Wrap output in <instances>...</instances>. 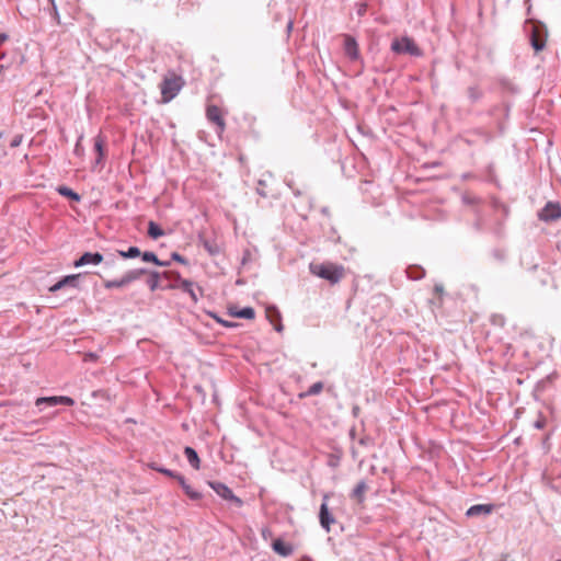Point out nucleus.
I'll return each mask as SVG.
<instances>
[{"label": "nucleus", "instance_id": "f257e3e1", "mask_svg": "<svg viewBox=\"0 0 561 561\" xmlns=\"http://www.w3.org/2000/svg\"><path fill=\"white\" fill-rule=\"evenodd\" d=\"M309 271L312 275L328 280L334 285L345 276V267L333 262L310 263Z\"/></svg>", "mask_w": 561, "mask_h": 561}, {"label": "nucleus", "instance_id": "f03ea898", "mask_svg": "<svg viewBox=\"0 0 561 561\" xmlns=\"http://www.w3.org/2000/svg\"><path fill=\"white\" fill-rule=\"evenodd\" d=\"M183 85L184 80L181 76H178L174 72L168 73L160 84L162 103H168L174 99Z\"/></svg>", "mask_w": 561, "mask_h": 561}, {"label": "nucleus", "instance_id": "7ed1b4c3", "mask_svg": "<svg viewBox=\"0 0 561 561\" xmlns=\"http://www.w3.org/2000/svg\"><path fill=\"white\" fill-rule=\"evenodd\" d=\"M391 49L397 54H409L412 56H421L422 50L415 42L408 36L396 38L391 44Z\"/></svg>", "mask_w": 561, "mask_h": 561}, {"label": "nucleus", "instance_id": "20e7f679", "mask_svg": "<svg viewBox=\"0 0 561 561\" xmlns=\"http://www.w3.org/2000/svg\"><path fill=\"white\" fill-rule=\"evenodd\" d=\"M208 484L221 499L232 502L237 507L243 505V501L236 496L227 485L220 482H208Z\"/></svg>", "mask_w": 561, "mask_h": 561}, {"label": "nucleus", "instance_id": "39448f33", "mask_svg": "<svg viewBox=\"0 0 561 561\" xmlns=\"http://www.w3.org/2000/svg\"><path fill=\"white\" fill-rule=\"evenodd\" d=\"M144 273H145L144 270L129 271L119 279L105 280L104 287L107 289L124 287V286L128 285L129 283L138 279Z\"/></svg>", "mask_w": 561, "mask_h": 561}, {"label": "nucleus", "instance_id": "423d86ee", "mask_svg": "<svg viewBox=\"0 0 561 561\" xmlns=\"http://www.w3.org/2000/svg\"><path fill=\"white\" fill-rule=\"evenodd\" d=\"M149 466L152 469L158 470L167 476L176 478L180 485L183 488L184 492L186 493V495L190 496L192 500L201 499V496H202L201 493L195 491L194 489H192V486L186 483L185 479L182 476H176L172 471H170L168 469H163V468H158L154 465H149Z\"/></svg>", "mask_w": 561, "mask_h": 561}, {"label": "nucleus", "instance_id": "0eeeda50", "mask_svg": "<svg viewBox=\"0 0 561 561\" xmlns=\"http://www.w3.org/2000/svg\"><path fill=\"white\" fill-rule=\"evenodd\" d=\"M35 404L37 407L42 404H46L48 407H55L57 404L72 407L75 404V400L67 396L42 397L36 399Z\"/></svg>", "mask_w": 561, "mask_h": 561}, {"label": "nucleus", "instance_id": "6e6552de", "mask_svg": "<svg viewBox=\"0 0 561 561\" xmlns=\"http://www.w3.org/2000/svg\"><path fill=\"white\" fill-rule=\"evenodd\" d=\"M539 217L545 221L559 219L561 217V206L559 204L548 203L541 209Z\"/></svg>", "mask_w": 561, "mask_h": 561}, {"label": "nucleus", "instance_id": "1a4fd4ad", "mask_svg": "<svg viewBox=\"0 0 561 561\" xmlns=\"http://www.w3.org/2000/svg\"><path fill=\"white\" fill-rule=\"evenodd\" d=\"M206 116L208 121L215 123L222 131L226 127L225 119L222 117L221 110L216 105H208L206 110Z\"/></svg>", "mask_w": 561, "mask_h": 561}, {"label": "nucleus", "instance_id": "9d476101", "mask_svg": "<svg viewBox=\"0 0 561 561\" xmlns=\"http://www.w3.org/2000/svg\"><path fill=\"white\" fill-rule=\"evenodd\" d=\"M103 261V255L99 252H95V253H91V252H85L83 253L79 260H77L75 262V266L76 267H79V266H83V265H88V264H94V265H98L100 264L101 262Z\"/></svg>", "mask_w": 561, "mask_h": 561}, {"label": "nucleus", "instance_id": "9b49d317", "mask_svg": "<svg viewBox=\"0 0 561 561\" xmlns=\"http://www.w3.org/2000/svg\"><path fill=\"white\" fill-rule=\"evenodd\" d=\"M493 510H494V506L492 504H476V505L470 506L467 510L466 515L468 517H474V516H479V515H489L493 512Z\"/></svg>", "mask_w": 561, "mask_h": 561}, {"label": "nucleus", "instance_id": "f8f14e48", "mask_svg": "<svg viewBox=\"0 0 561 561\" xmlns=\"http://www.w3.org/2000/svg\"><path fill=\"white\" fill-rule=\"evenodd\" d=\"M320 524L321 526L329 531L330 526L332 523H334V518L332 517L331 513L329 512L328 505L325 502L321 504L320 513H319Z\"/></svg>", "mask_w": 561, "mask_h": 561}, {"label": "nucleus", "instance_id": "ddd939ff", "mask_svg": "<svg viewBox=\"0 0 561 561\" xmlns=\"http://www.w3.org/2000/svg\"><path fill=\"white\" fill-rule=\"evenodd\" d=\"M344 50H345V54L351 59H357V57H358V46H357V43L355 42V39L353 37L345 36V39H344Z\"/></svg>", "mask_w": 561, "mask_h": 561}, {"label": "nucleus", "instance_id": "4468645a", "mask_svg": "<svg viewBox=\"0 0 561 561\" xmlns=\"http://www.w3.org/2000/svg\"><path fill=\"white\" fill-rule=\"evenodd\" d=\"M273 550L282 557H288L293 553V547L289 543L284 542L282 539L274 540Z\"/></svg>", "mask_w": 561, "mask_h": 561}, {"label": "nucleus", "instance_id": "2eb2a0df", "mask_svg": "<svg viewBox=\"0 0 561 561\" xmlns=\"http://www.w3.org/2000/svg\"><path fill=\"white\" fill-rule=\"evenodd\" d=\"M79 277V275H69V276H66L64 277L61 280L57 282L55 285H53L50 288H49V291L51 293H55L59 289H61L62 287L67 286V285H70V286H76V282H77V278Z\"/></svg>", "mask_w": 561, "mask_h": 561}, {"label": "nucleus", "instance_id": "dca6fc26", "mask_svg": "<svg viewBox=\"0 0 561 561\" xmlns=\"http://www.w3.org/2000/svg\"><path fill=\"white\" fill-rule=\"evenodd\" d=\"M368 486L365 481H359L352 492V497L355 499L358 503H363L365 500V492Z\"/></svg>", "mask_w": 561, "mask_h": 561}, {"label": "nucleus", "instance_id": "f3484780", "mask_svg": "<svg viewBox=\"0 0 561 561\" xmlns=\"http://www.w3.org/2000/svg\"><path fill=\"white\" fill-rule=\"evenodd\" d=\"M105 140L101 136L94 138V149L98 153L96 163H101L104 158Z\"/></svg>", "mask_w": 561, "mask_h": 561}, {"label": "nucleus", "instance_id": "a211bd4d", "mask_svg": "<svg viewBox=\"0 0 561 561\" xmlns=\"http://www.w3.org/2000/svg\"><path fill=\"white\" fill-rule=\"evenodd\" d=\"M531 45L536 51L545 47V41L540 37L539 30L535 27L531 33Z\"/></svg>", "mask_w": 561, "mask_h": 561}, {"label": "nucleus", "instance_id": "6ab92c4d", "mask_svg": "<svg viewBox=\"0 0 561 561\" xmlns=\"http://www.w3.org/2000/svg\"><path fill=\"white\" fill-rule=\"evenodd\" d=\"M231 316L243 319H253L255 316L254 309L251 307L241 310H230Z\"/></svg>", "mask_w": 561, "mask_h": 561}, {"label": "nucleus", "instance_id": "aec40b11", "mask_svg": "<svg viewBox=\"0 0 561 561\" xmlns=\"http://www.w3.org/2000/svg\"><path fill=\"white\" fill-rule=\"evenodd\" d=\"M148 236L152 239H158V238L164 236V231L154 221H149Z\"/></svg>", "mask_w": 561, "mask_h": 561}, {"label": "nucleus", "instance_id": "412c9836", "mask_svg": "<svg viewBox=\"0 0 561 561\" xmlns=\"http://www.w3.org/2000/svg\"><path fill=\"white\" fill-rule=\"evenodd\" d=\"M180 288H182L184 291L188 293L193 301H197V296L193 289V283L187 279H182L180 284Z\"/></svg>", "mask_w": 561, "mask_h": 561}, {"label": "nucleus", "instance_id": "4be33fe9", "mask_svg": "<svg viewBox=\"0 0 561 561\" xmlns=\"http://www.w3.org/2000/svg\"><path fill=\"white\" fill-rule=\"evenodd\" d=\"M57 192L62 195V196H66V197H69L76 202H79L80 201V196L73 192L71 188L67 187V186H59L57 188Z\"/></svg>", "mask_w": 561, "mask_h": 561}, {"label": "nucleus", "instance_id": "5701e85b", "mask_svg": "<svg viewBox=\"0 0 561 561\" xmlns=\"http://www.w3.org/2000/svg\"><path fill=\"white\" fill-rule=\"evenodd\" d=\"M434 294L436 295V300H433L432 304L435 305L436 307L440 308L443 306V296H444L443 285H435Z\"/></svg>", "mask_w": 561, "mask_h": 561}, {"label": "nucleus", "instance_id": "b1692460", "mask_svg": "<svg viewBox=\"0 0 561 561\" xmlns=\"http://www.w3.org/2000/svg\"><path fill=\"white\" fill-rule=\"evenodd\" d=\"M118 254L124 259L137 257L141 254L137 247H130L127 251H118Z\"/></svg>", "mask_w": 561, "mask_h": 561}, {"label": "nucleus", "instance_id": "393cba45", "mask_svg": "<svg viewBox=\"0 0 561 561\" xmlns=\"http://www.w3.org/2000/svg\"><path fill=\"white\" fill-rule=\"evenodd\" d=\"M142 261L145 262H151L157 265H165V263H162L158 260L157 255L153 252H145L142 255Z\"/></svg>", "mask_w": 561, "mask_h": 561}, {"label": "nucleus", "instance_id": "a878e982", "mask_svg": "<svg viewBox=\"0 0 561 561\" xmlns=\"http://www.w3.org/2000/svg\"><path fill=\"white\" fill-rule=\"evenodd\" d=\"M534 426L538 430H543L547 426V417L539 413L534 422Z\"/></svg>", "mask_w": 561, "mask_h": 561}, {"label": "nucleus", "instance_id": "bb28decb", "mask_svg": "<svg viewBox=\"0 0 561 561\" xmlns=\"http://www.w3.org/2000/svg\"><path fill=\"white\" fill-rule=\"evenodd\" d=\"M148 284L151 290H156L159 287V274L152 273Z\"/></svg>", "mask_w": 561, "mask_h": 561}, {"label": "nucleus", "instance_id": "cd10ccee", "mask_svg": "<svg viewBox=\"0 0 561 561\" xmlns=\"http://www.w3.org/2000/svg\"><path fill=\"white\" fill-rule=\"evenodd\" d=\"M99 359V355L95 353H85L83 355V362H96Z\"/></svg>", "mask_w": 561, "mask_h": 561}, {"label": "nucleus", "instance_id": "c85d7f7f", "mask_svg": "<svg viewBox=\"0 0 561 561\" xmlns=\"http://www.w3.org/2000/svg\"><path fill=\"white\" fill-rule=\"evenodd\" d=\"M322 390V383L321 382H317L314 385H312L308 391L309 394H317L319 393L320 391Z\"/></svg>", "mask_w": 561, "mask_h": 561}, {"label": "nucleus", "instance_id": "c756f323", "mask_svg": "<svg viewBox=\"0 0 561 561\" xmlns=\"http://www.w3.org/2000/svg\"><path fill=\"white\" fill-rule=\"evenodd\" d=\"M22 138H23V137H22V135H16V136L11 140L10 146H11L12 148L19 147V146L21 145V142H22Z\"/></svg>", "mask_w": 561, "mask_h": 561}, {"label": "nucleus", "instance_id": "7c9ffc66", "mask_svg": "<svg viewBox=\"0 0 561 561\" xmlns=\"http://www.w3.org/2000/svg\"><path fill=\"white\" fill-rule=\"evenodd\" d=\"M369 468H370V470H371V472H373L374 474L376 473V470H377V469H379V468H380V469L382 470V472H385V473L388 471V470H387V467H381V466H380V465H378V463H370V465H369Z\"/></svg>", "mask_w": 561, "mask_h": 561}, {"label": "nucleus", "instance_id": "2f4dec72", "mask_svg": "<svg viewBox=\"0 0 561 561\" xmlns=\"http://www.w3.org/2000/svg\"><path fill=\"white\" fill-rule=\"evenodd\" d=\"M190 460V463L191 466L194 468V469H199V465H201V458H188Z\"/></svg>", "mask_w": 561, "mask_h": 561}, {"label": "nucleus", "instance_id": "473e14b6", "mask_svg": "<svg viewBox=\"0 0 561 561\" xmlns=\"http://www.w3.org/2000/svg\"><path fill=\"white\" fill-rule=\"evenodd\" d=\"M172 259L174 261H178V262L182 263V264H186V260L182 255H180L179 253H172Z\"/></svg>", "mask_w": 561, "mask_h": 561}, {"label": "nucleus", "instance_id": "72a5a7b5", "mask_svg": "<svg viewBox=\"0 0 561 561\" xmlns=\"http://www.w3.org/2000/svg\"><path fill=\"white\" fill-rule=\"evenodd\" d=\"M54 18L56 19L57 23L60 24V15L57 9V5L51 7Z\"/></svg>", "mask_w": 561, "mask_h": 561}, {"label": "nucleus", "instance_id": "f704fd0d", "mask_svg": "<svg viewBox=\"0 0 561 561\" xmlns=\"http://www.w3.org/2000/svg\"><path fill=\"white\" fill-rule=\"evenodd\" d=\"M184 453L186 456H197L196 451L192 447H186Z\"/></svg>", "mask_w": 561, "mask_h": 561}, {"label": "nucleus", "instance_id": "c9c22d12", "mask_svg": "<svg viewBox=\"0 0 561 561\" xmlns=\"http://www.w3.org/2000/svg\"><path fill=\"white\" fill-rule=\"evenodd\" d=\"M216 320H217L219 323L224 324L225 327H232V323H230V322L224 321V320H221V319H219V318H216Z\"/></svg>", "mask_w": 561, "mask_h": 561}, {"label": "nucleus", "instance_id": "e433bc0d", "mask_svg": "<svg viewBox=\"0 0 561 561\" xmlns=\"http://www.w3.org/2000/svg\"><path fill=\"white\" fill-rule=\"evenodd\" d=\"M8 39V35L7 34H0V46Z\"/></svg>", "mask_w": 561, "mask_h": 561}, {"label": "nucleus", "instance_id": "4c0bfd02", "mask_svg": "<svg viewBox=\"0 0 561 561\" xmlns=\"http://www.w3.org/2000/svg\"><path fill=\"white\" fill-rule=\"evenodd\" d=\"M257 192H259L261 195L266 196V194H265V192H264V188H261V190H260V188H257Z\"/></svg>", "mask_w": 561, "mask_h": 561}, {"label": "nucleus", "instance_id": "58836bf2", "mask_svg": "<svg viewBox=\"0 0 561 561\" xmlns=\"http://www.w3.org/2000/svg\"><path fill=\"white\" fill-rule=\"evenodd\" d=\"M257 192H259L261 195L266 196V194H265V192H264V188H261V190H260V188H257Z\"/></svg>", "mask_w": 561, "mask_h": 561}, {"label": "nucleus", "instance_id": "ea45409f", "mask_svg": "<svg viewBox=\"0 0 561 561\" xmlns=\"http://www.w3.org/2000/svg\"><path fill=\"white\" fill-rule=\"evenodd\" d=\"M48 1H49V3L51 4V7L56 5L55 0H48Z\"/></svg>", "mask_w": 561, "mask_h": 561}]
</instances>
